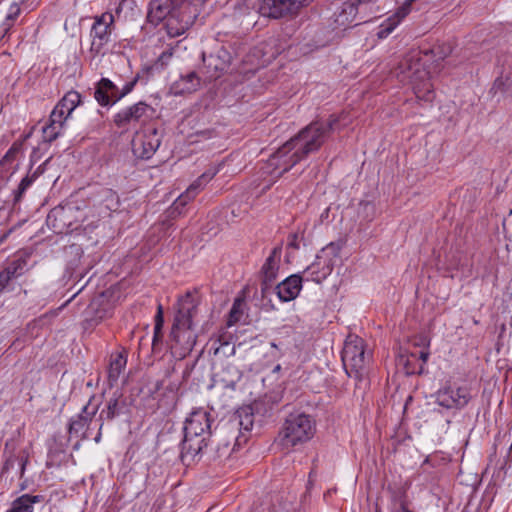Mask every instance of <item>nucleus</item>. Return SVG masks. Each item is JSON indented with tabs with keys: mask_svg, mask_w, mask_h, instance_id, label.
Listing matches in <instances>:
<instances>
[{
	"mask_svg": "<svg viewBox=\"0 0 512 512\" xmlns=\"http://www.w3.org/2000/svg\"><path fill=\"white\" fill-rule=\"evenodd\" d=\"M198 10L190 0H150L147 18L158 24L165 20L170 37L184 34L197 18Z\"/></svg>",
	"mask_w": 512,
	"mask_h": 512,
	"instance_id": "obj_1",
	"label": "nucleus"
},
{
	"mask_svg": "<svg viewBox=\"0 0 512 512\" xmlns=\"http://www.w3.org/2000/svg\"><path fill=\"white\" fill-rule=\"evenodd\" d=\"M197 311L198 302L192 294L187 293L179 300L170 333L171 350L176 357H186L196 344L192 327Z\"/></svg>",
	"mask_w": 512,
	"mask_h": 512,
	"instance_id": "obj_2",
	"label": "nucleus"
},
{
	"mask_svg": "<svg viewBox=\"0 0 512 512\" xmlns=\"http://www.w3.org/2000/svg\"><path fill=\"white\" fill-rule=\"evenodd\" d=\"M395 75L403 84L412 86L416 97L425 102L434 99L430 73L425 69L420 51H411L398 64Z\"/></svg>",
	"mask_w": 512,
	"mask_h": 512,
	"instance_id": "obj_3",
	"label": "nucleus"
},
{
	"mask_svg": "<svg viewBox=\"0 0 512 512\" xmlns=\"http://www.w3.org/2000/svg\"><path fill=\"white\" fill-rule=\"evenodd\" d=\"M211 418L207 410L198 408L186 418L184 439L181 443V459L190 463L207 446L205 435L210 434Z\"/></svg>",
	"mask_w": 512,
	"mask_h": 512,
	"instance_id": "obj_4",
	"label": "nucleus"
},
{
	"mask_svg": "<svg viewBox=\"0 0 512 512\" xmlns=\"http://www.w3.org/2000/svg\"><path fill=\"white\" fill-rule=\"evenodd\" d=\"M315 433V422L305 413H291L286 418L280 433L281 445L292 448L309 441Z\"/></svg>",
	"mask_w": 512,
	"mask_h": 512,
	"instance_id": "obj_5",
	"label": "nucleus"
},
{
	"mask_svg": "<svg viewBox=\"0 0 512 512\" xmlns=\"http://www.w3.org/2000/svg\"><path fill=\"white\" fill-rule=\"evenodd\" d=\"M337 121L338 119L336 117L330 116L327 122L315 121L300 130L299 133L292 138L296 148L300 150L299 153H302L306 158L310 153L319 150Z\"/></svg>",
	"mask_w": 512,
	"mask_h": 512,
	"instance_id": "obj_6",
	"label": "nucleus"
},
{
	"mask_svg": "<svg viewBox=\"0 0 512 512\" xmlns=\"http://www.w3.org/2000/svg\"><path fill=\"white\" fill-rule=\"evenodd\" d=\"M292 138L283 144L262 166V174L272 177L271 183L305 159Z\"/></svg>",
	"mask_w": 512,
	"mask_h": 512,
	"instance_id": "obj_7",
	"label": "nucleus"
},
{
	"mask_svg": "<svg viewBox=\"0 0 512 512\" xmlns=\"http://www.w3.org/2000/svg\"><path fill=\"white\" fill-rule=\"evenodd\" d=\"M368 361L369 354L366 353L364 340L357 335H348L342 350V362L347 375L360 380Z\"/></svg>",
	"mask_w": 512,
	"mask_h": 512,
	"instance_id": "obj_8",
	"label": "nucleus"
},
{
	"mask_svg": "<svg viewBox=\"0 0 512 512\" xmlns=\"http://www.w3.org/2000/svg\"><path fill=\"white\" fill-rule=\"evenodd\" d=\"M254 424V414L250 406H243L239 408L230 419L222 426L221 431L228 433L231 440H233L232 451L236 446H240L246 442L247 438L242 434V431L249 432Z\"/></svg>",
	"mask_w": 512,
	"mask_h": 512,
	"instance_id": "obj_9",
	"label": "nucleus"
},
{
	"mask_svg": "<svg viewBox=\"0 0 512 512\" xmlns=\"http://www.w3.org/2000/svg\"><path fill=\"white\" fill-rule=\"evenodd\" d=\"M154 110L145 102H138L117 112L113 117L116 127L129 130L145 125L153 116Z\"/></svg>",
	"mask_w": 512,
	"mask_h": 512,
	"instance_id": "obj_10",
	"label": "nucleus"
},
{
	"mask_svg": "<svg viewBox=\"0 0 512 512\" xmlns=\"http://www.w3.org/2000/svg\"><path fill=\"white\" fill-rule=\"evenodd\" d=\"M220 166L210 167L200 175L171 205L168 210L169 217L175 218L183 213L184 207L192 201L206 184L219 172Z\"/></svg>",
	"mask_w": 512,
	"mask_h": 512,
	"instance_id": "obj_11",
	"label": "nucleus"
},
{
	"mask_svg": "<svg viewBox=\"0 0 512 512\" xmlns=\"http://www.w3.org/2000/svg\"><path fill=\"white\" fill-rule=\"evenodd\" d=\"M220 166L210 167L200 175L171 205L168 210L169 217L175 218L183 213L184 207L192 201L206 184L219 172Z\"/></svg>",
	"mask_w": 512,
	"mask_h": 512,
	"instance_id": "obj_12",
	"label": "nucleus"
},
{
	"mask_svg": "<svg viewBox=\"0 0 512 512\" xmlns=\"http://www.w3.org/2000/svg\"><path fill=\"white\" fill-rule=\"evenodd\" d=\"M312 0H261L258 12L261 16L279 19L296 14Z\"/></svg>",
	"mask_w": 512,
	"mask_h": 512,
	"instance_id": "obj_13",
	"label": "nucleus"
},
{
	"mask_svg": "<svg viewBox=\"0 0 512 512\" xmlns=\"http://www.w3.org/2000/svg\"><path fill=\"white\" fill-rule=\"evenodd\" d=\"M336 255L333 254L332 248H324L317 254L314 262L310 264L304 271L306 280L321 283L333 271Z\"/></svg>",
	"mask_w": 512,
	"mask_h": 512,
	"instance_id": "obj_14",
	"label": "nucleus"
},
{
	"mask_svg": "<svg viewBox=\"0 0 512 512\" xmlns=\"http://www.w3.org/2000/svg\"><path fill=\"white\" fill-rule=\"evenodd\" d=\"M161 144V134L157 128L148 127L142 133L136 132L132 141L133 153L142 159L151 158Z\"/></svg>",
	"mask_w": 512,
	"mask_h": 512,
	"instance_id": "obj_15",
	"label": "nucleus"
},
{
	"mask_svg": "<svg viewBox=\"0 0 512 512\" xmlns=\"http://www.w3.org/2000/svg\"><path fill=\"white\" fill-rule=\"evenodd\" d=\"M114 16L110 12H104L96 16L91 28V51L100 54L104 46L110 41L113 30Z\"/></svg>",
	"mask_w": 512,
	"mask_h": 512,
	"instance_id": "obj_16",
	"label": "nucleus"
},
{
	"mask_svg": "<svg viewBox=\"0 0 512 512\" xmlns=\"http://www.w3.org/2000/svg\"><path fill=\"white\" fill-rule=\"evenodd\" d=\"M79 212L80 210L76 206H58L49 212L47 222L57 233L77 230L80 225L77 224L78 221L75 218V214Z\"/></svg>",
	"mask_w": 512,
	"mask_h": 512,
	"instance_id": "obj_17",
	"label": "nucleus"
},
{
	"mask_svg": "<svg viewBox=\"0 0 512 512\" xmlns=\"http://www.w3.org/2000/svg\"><path fill=\"white\" fill-rule=\"evenodd\" d=\"M470 398L471 395L466 387L445 386L436 393L437 404L446 409L463 408L468 404Z\"/></svg>",
	"mask_w": 512,
	"mask_h": 512,
	"instance_id": "obj_18",
	"label": "nucleus"
},
{
	"mask_svg": "<svg viewBox=\"0 0 512 512\" xmlns=\"http://www.w3.org/2000/svg\"><path fill=\"white\" fill-rule=\"evenodd\" d=\"M231 56L225 49H219L216 53L203 54V63L210 79H217L230 64Z\"/></svg>",
	"mask_w": 512,
	"mask_h": 512,
	"instance_id": "obj_19",
	"label": "nucleus"
},
{
	"mask_svg": "<svg viewBox=\"0 0 512 512\" xmlns=\"http://www.w3.org/2000/svg\"><path fill=\"white\" fill-rule=\"evenodd\" d=\"M281 253V247H275L262 266V292H265L277 277L281 260Z\"/></svg>",
	"mask_w": 512,
	"mask_h": 512,
	"instance_id": "obj_20",
	"label": "nucleus"
},
{
	"mask_svg": "<svg viewBox=\"0 0 512 512\" xmlns=\"http://www.w3.org/2000/svg\"><path fill=\"white\" fill-rule=\"evenodd\" d=\"M92 399L83 407L82 412L73 418L69 424V433L79 435L82 434L83 438L85 435L86 428L89 426L94 416L96 415L99 405H92Z\"/></svg>",
	"mask_w": 512,
	"mask_h": 512,
	"instance_id": "obj_21",
	"label": "nucleus"
},
{
	"mask_svg": "<svg viewBox=\"0 0 512 512\" xmlns=\"http://www.w3.org/2000/svg\"><path fill=\"white\" fill-rule=\"evenodd\" d=\"M80 103L81 95L77 91L67 92L52 110L53 119H62L65 123Z\"/></svg>",
	"mask_w": 512,
	"mask_h": 512,
	"instance_id": "obj_22",
	"label": "nucleus"
},
{
	"mask_svg": "<svg viewBox=\"0 0 512 512\" xmlns=\"http://www.w3.org/2000/svg\"><path fill=\"white\" fill-rule=\"evenodd\" d=\"M302 277L294 274L287 277L276 286L277 295L283 302H288L295 299L302 288Z\"/></svg>",
	"mask_w": 512,
	"mask_h": 512,
	"instance_id": "obj_23",
	"label": "nucleus"
},
{
	"mask_svg": "<svg viewBox=\"0 0 512 512\" xmlns=\"http://www.w3.org/2000/svg\"><path fill=\"white\" fill-rule=\"evenodd\" d=\"M27 266V258L19 256L8 263L3 271L0 272V293L7 287L14 278L21 276Z\"/></svg>",
	"mask_w": 512,
	"mask_h": 512,
	"instance_id": "obj_24",
	"label": "nucleus"
},
{
	"mask_svg": "<svg viewBox=\"0 0 512 512\" xmlns=\"http://www.w3.org/2000/svg\"><path fill=\"white\" fill-rule=\"evenodd\" d=\"M201 84L200 77L195 72H189L180 76L172 85L174 94L180 95L195 92Z\"/></svg>",
	"mask_w": 512,
	"mask_h": 512,
	"instance_id": "obj_25",
	"label": "nucleus"
},
{
	"mask_svg": "<svg viewBox=\"0 0 512 512\" xmlns=\"http://www.w3.org/2000/svg\"><path fill=\"white\" fill-rule=\"evenodd\" d=\"M406 8L402 6L397 11L387 18L379 27L377 33L379 38H386L392 31L399 25V23L408 15Z\"/></svg>",
	"mask_w": 512,
	"mask_h": 512,
	"instance_id": "obj_26",
	"label": "nucleus"
},
{
	"mask_svg": "<svg viewBox=\"0 0 512 512\" xmlns=\"http://www.w3.org/2000/svg\"><path fill=\"white\" fill-rule=\"evenodd\" d=\"M127 357L124 352H117L111 355L110 364L108 368V379L112 385L116 382L126 367Z\"/></svg>",
	"mask_w": 512,
	"mask_h": 512,
	"instance_id": "obj_27",
	"label": "nucleus"
},
{
	"mask_svg": "<svg viewBox=\"0 0 512 512\" xmlns=\"http://www.w3.org/2000/svg\"><path fill=\"white\" fill-rule=\"evenodd\" d=\"M122 395L120 393L115 392L113 396L108 400L106 408H104L100 415L99 420L103 421L112 420L116 416H118L124 406V401L121 400Z\"/></svg>",
	"mask_w": 512,
	"mask_h": 512,
	"instance_id": "obj_28",
	"label": "nucleus"
},
{
	"mask_svg": "<svg viewBox=\"0 0 512 512\" xmlns=\"http://www.w3.org/2000/svg\"><path fill=\"white\" fill-rule=\"evenodd\" d=\"M116 85L107 78H102L95 90V99L102 106L109 105L108 96L111 92L116 91Z\"/></svg>",
	"mask_w": 512,
	"mask_h": 512,
	"instance_id": "obj_29",
	"label": "nucleus"
},
{
	"mask_svg": "<svg viewBox=\"0 0 512 512\" xmlns=\"http://www.w3.org/2000/svg\"><path fill=\"white\" fill-rule=\"evenodd\" d=\"M39 501L38 496L25 494L13 501L7 512H32L33 504Z\"/></svg>",
	"mask_w": 512,
	"mask_h": 512,
	"instance_id": "obj_30",
	"label": "nucleus"
},
{
	"mask_svg": "<svg viewBox=\"0 0 512 512\" xmlns=\"http://www.w3.org/2000/svg\"><path fill=\"white\" fill-rule=\"evenodd\" d=\"M63 125V120L53 119V113L51 112L49 124L45 125L42 129L44 139L48 142L54 141L60 135Z\"/></svg>",
	"mask_w": 512,
	"mask_h": 512,
	"instance_id": "obj_31",
	"label": "nucleus"
},
{
	"mask_svg": "<svg viewBox=\"0 0 512 512\" xmlns=\"http://www.w3.org/2000/svg\"><path fill=\"white\" fill-rule=\"evenodd\" d=\"M18 461V465H19V477H22L25 473V468H26V464L28 462V456L26 455H22L20 457H15L14 455H11L9 458L6 459L4 465H3V468H2V473H7L9 472L11 469L14 468L15 466V463Z\"/></svg>",
	"mask_w": 512,
	"mask_h": 512,
	"instance_id": "obj_32",
	"label": "nucleus"
},
{
	"mask_svg": "<svg viewBox=\"0 0 512 512\" xmlns=\"http://www.w3.org/2000/svg\"><path fill=\"white\" fill-rule=\"evenodd\" d=\"M245 302L242 298H236L233 302L228 317V326H232L239 322L244 314Z\"/></svg>",
	"mask_w": 512,
	"mask_h": 512,
	"instance_id": "obj_33",
	"label": "nucleus"
},
{
	"mask_svg": "<svg viewBox=\"0 0 512 512\" xmlns=\"http://www.w3.org/2000/svg\"><path fill=\"white\" fill-rule=\"evenodd\" d=\"M375 1L376 0H369L365 4H357V8H358L357 20H358V22L355 25H357L359 23L367 22L369 20L370 16L375 12L373 9V5H374Z\"/></svg>",
	"mask_w": 512,
	"mask_h": 512,
	"instance_id": "obj_34",
	"label": "nucleus"
},
{
	"mask_svg": "<svg viewBox=\"0 0 512 512\" xmlns=\"http://www.w3.org/2000/svg\"><path fill=\"white\" fill-rule=\"evenodd\" d=\"M99 306L100 301L98 299H94L88 307V313H91L93 311L95 312V315L89 319V321L94 322V324L99 323L108 314V311L105 308L101 310L98 309Z\"/></svg>",
	"mask_w": 512,
	"mask_h": 512,
	"instance_id": "obj_35",
	"label": "nucleus"
},
{
	"mask_svg": "<svg viewBox=\"0 0 512 512\" xmlns=\"http://www.w3.org/2000/svg\"><path fill=\"white\" fill-rule=\"evenodd\" d=\"M164 320H163V308L161 305L157 308V313L155 316V326H154V336H153V342L152 345L155 347L156 343L160 340L162 333L161 329L163 326Z\"/></svg>",
	"mask_w": 512,
	"mask_h": 512,
	"instance_id": "obj_36",
	"label": "nucleus"
},
{
	"mask_svg": "<svg viewBox=\"0 0 512 512\" xmlns=\"http://www.w3.org/2000/svg\"><path fill=\"white\" fill-rule=\"evenodd\" d=\"M33 184L27 175L21 180L18 189L14 193V201L19 202L26 190Z\"/></svg>",
	"mask_w": 512,
	"mask_h": 512,
	"instance_id": "obj_37",
	"label": "nucleus"
},
{
	"mask_svg": "<svg viewBox=\"0 0 512 512\" xmlns=\"http://www.w3.org/2000/svg\"><path fill=\"white\" fill-rule=\"evenodd\" d=\"M22 143L21 142H15L10 147V149L6 152L5 156L3 157V162L12 161L16 158V156L22 151Z\"/></svg>",
	"mask_w": 512,
	"mask_h": 512,
	"instance_id": "obj_38",
	"label": "nucleus"
},
{
	"mask_svg": "<svg viewBox=\"0 0 512 512\" xmlns=\"http://www.w3.org/2000/svg\"><path fill=\"white\" fill-rule=\"evenodd\" d=\"M49 160H46L41 165H39L34 171H29L27 176L30 177L31 181L34 183L35 180L44 173L45 167Z\"/></svg>",
	"mask_w": 512,
	"mask_h": 512,
	"instance_id": "obj_39",
	"label": "nucleus"
},
{
	"mask_svg": "<svg viewBox=\"0 0 512 512\" xmlns=\"http://www.w3.org/2000/svg\"><path fill=\"white\" fill-rule=\"evenodd\" d=\"M135 84H136V80L126 83V84L123 86V88H122V89H120L121 94H119L118 98H123V97H125L127 94H129V93L133 90V88H134Z\"/></svg>",
	"mask_w": 512,
	"mask_h": 512,
	"instance_id": "obj_40",
	"label": "nucleus"
},
{
	"mask_svg": "<svg viewBox=\"0 0 512 512\" xmlns=\"http://www.w3.org/2000/svg\"><path fill=\"white\" fill-rule=\"evenodd\" d=\"M119 94H121V91L118 87H116V91L111 92L108 96L109 105L115 104L116 102L122 99L118 98Z\"/></svg>",
	"mask_w": 512,
	"mask_h": 512,
	"instance_id": "obj_41",
	"label": "nucleus"
},
{
	"mask_svg": "<svg viewBox=\"0 0 512 512\" xmlns=\"http://www.w3.org/2000/svg\"><path fill=\"white\" fill-rule=\"evenodd\" d=\"M19 12H20L19 7L16 4H14L11 6L10 12L6 15V18L8 20H13L14 18H16V16L19 14Z\"/></svg>",
	"mask_w": 512,
	"mask_h": 512,
	"instance_id": "obj_42",
	"label": "nucleus"
},
{
	"mask_svg": "<svg viewBox=\"0 0 512 512\" xmlns=\"http://www.w3.org/2000/svg\"><path fill=\"white\" fill-rule=\"evenodd\" d=\"M297 239H298V235L297 234L292 235L291 240L288 243V246L292 247L294 249H298L299 245L297 243Z\"/></svg>",
	"mask_w": 512,
	"mask_h": 512,
	"instance_id": "obj_43",
	"label": "nucleus"
},
{
	"mask_svg": "<svg viewBox=\"0 0 512 512\" xmlns=\"http://www.w3.org/2000/svg\"><path fill=\"white\" fill-rule=\"evenodd\" d=\"M429 357V352L427 351H420L419 358L423 361V363H426Z\"/></svg>",
	"mask_w": 512,
	"mask_h": 512,
	"instance_id": "obj_44",
	"label": "nucleus"
},
{
	"mask_svg": "<svg viewBox=\"0 0 512 512\" xmlns=\"http://www.w3.org/2000/svg\"><path fill=\"white\" fill-rule=\"evenodd\" d=\"M102 427H103V421L101 422L100 427H99V431H98V433H97V435H96V437L94 439L96 443H99L101 441V436H102L101 430H102Z\"/></svg>",
	"mask_w": 512,
	"mask_h": 512,
	"instance_id": "obj_45",
	"label": "nucleus"
},
{
	"mask_svg": "<svg viewBox=\"0 0 512 512\" xmlns=\"http://www.w3.org/2000/svg\"><path fill=\"white\" fill-rule=\"evenodd\" d=\"M107 194L109 195V198L111 199V202L115 201V205H118V198H117V196L113 192H111V191H107Z\"/></svg>",
	"mask_w": 512,
	"mask_h": 512,
	"instance_id": "obj_46",
	"label": "nucleus"
},
{
	"mask_svg": "<svg viewBox=\"0 0 512 512\" xmlns=\"http://www.w3.org/2000/svg\"><path fill=\"white\" fill-rule=\"evenodd\" d=\"M9 27L5 26L0 30V39L5 35V33L8 31Z\"/></svg>",
	"mask_w": 512,
	"mask_h": 512,
	"instance_id": "obj_47",
	"label": "nucleus"
},
{
	"mask_svg": "<svg viewBox=\"0 0 512 512\" xmlns=\"http://www.w3.org/2000/svg\"><path fill=\"white\" fill-rule=\"evenodd\" d=\"M7 237V234H4L1 238H0V243H2Z\"/></svg>",
	"mask_w": 512,
	"mask_h": 512,
	"instance_id": "obj_48",
	"label": "nucleus"
},
{
	"mask_svg": "<svg viewBox=\"0 0 512 512\" xmlns=\"http://www.w3.org/2000/svg\"><path fill=\"white\" fill-rule=\"evenodd\" d=\"M270 345H271V347H273V348H278V346H277V344H276L275 342H271V344H270Z\"/></svg>",
	"mask_w": 512,
	"mask_h": 512,
	"instance_id": "obj_49",
	"label": "nucleus"
},
{
	"mask_svg": "<svg viewBox=\"0 0 512 512\" xmlns=\"http://www.w3.org/2000/svg\"><path fill=\"white\" fill-rule=\"evenodd\" d=\"M230 445H231V441H226V442H225V447H226V448H228Z\"/></svg>",
	"mask_w": 512,
	"mask_h": 512,
	"instance_id": "obj_50",
	"label": "nucleus"
},
{
	"mask_svg": "<svg viewBox=\"0 0 512 512\" xmlns=\"http://www.w3.org/2000/svg\"><path fill=\"white\" fill-rule=\"evenodd\" d=\"M375 512H380V511H379L378 509H376V511H375Z\"/></svg>",
	"mask_w": 512,
	"mask_h": 512,
	"instance_id": "obj_51",
	"label": "nucleus"
}]
</instances>
